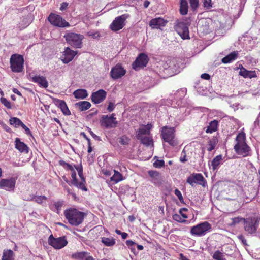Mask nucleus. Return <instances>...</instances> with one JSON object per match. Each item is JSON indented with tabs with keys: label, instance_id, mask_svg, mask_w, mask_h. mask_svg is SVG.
I'll return each instance as SVG.
<instances>
[{
	"label": "nucleus",
	"instance_id": "obj_14",
	"mask_svg": "<svg viewBox=\"0 0 260 260\" xmlns=\"http://www.w3.org/2000/svg\"><path fill=\"white\" fill-rule=\"evenodd\" d=\"M187 182L193 186L194 183L201 185L203 187L206 186L207 183L203 176L201 174L197 173L189 176L187 179Z\"/></svg>",
	"mask_w": 260,
	"mask_h": 260
},
{
	"label": "nucleus",
	"instance_id": "obj_42",
	"mask_svg": "<svg viewBox=\"0 0 260 260\" xmlns=\"http://www.w3.org/2000/svg\"><path fill=\"white\" fill-rule=\"evenodd\" d=\"M9 121L10 124L15 127H18L21 126L23 123V122L19 118L16 117L11 118Z\"/></svg>",
	"mask_w": 260,
	"mask_h": 260
},
{
	"label": "nucleus",
	"instance_id": "obj_56",
	"mask_svg": "<svg viewBox=\"0 0 260 260\" xmlns=\"http://www.w3.org/2000/svg\"><path fill=\"white\" fill-rule=\"evenodd\" d=\"M238 239L244 245H247L246 240L242 235H240L237 236Z\"/></svg>",
	"mask_w": 260,
	"mask_h": 260
},
{
	"label": "nucleus",
	"instance_id": "obj_29",
	"mask_svg": "<svg viewBox=\"0 0 260 260\" xmlns=\"http://www.w3.org/2000/svg\"><path fill=\"white\" fill-rule=\"evenodd\" d=\"M71 177L72 178V183L74 186H76L78 188H80L84 191H86L87 188L86 186H83L82 183H79L76 178V173L75 169L73 171H71Z\"/></svg>",
	"mask_w": 260,
	"mask_h": 260
},
{
	"label": "nucleus",
	"instance_id": "obj_30",
	"mask_svg": "<svg viewBox=\"0 0 260 260\" xmlns=\"http://www.w3.org/2000/svg\"><path fill=\"white\" fill-rule=\"evenodd\" d=\"M64 204L63 201H58L54 202L53 204H50L49 207L51 210L59 214L61 209V207Z\"/></svg>",
	"mask_w": 260,
	"mask_h": 260
},
{
	"label": "nucleus",
	"instance_id": "obj_19",
	"mask_svg": "<svg viewBox=\"0 0 260 260\" xmlns=\"http://www.w3.org/2000/svg\"><path fill=\"white\" fill-rule=\"evenodd\" d=\"M15 183L16 180L14 178L3 179L0 181V187L7 191L13 190Z\"/></svg>",
	"mask_w": 260,
	"mask_h": 260
},
{
	"label": "nucleus",
	"instance_id": "obj_43",
	"mask_svg": "<svg viewBox=\"0 0 260 260\" xmlns=\"http://www.w3.org/2000/svg\"><path fill=\"white\" fill-rule=\"evenodd\" d=\"M126 244L131 249L132 252L135 254H137L138 252H136L134 246L136 245V243L131 240H128L126 241Z\"/></svg>",
	"mask_w": 260,
	"mask_h": 260
},
{
	"label": "nucleus",
	"instance_id": "obj_51",
	"mask_svg": "<svg viewBox=\"0 0 260 260\" xmlns=\"http://www.w3.org/2000/svg\"><path fill=\"white\" fill-rule=\"evenodd\" d=\"M188 1V0H187ZM190 3V7L192 9L194 10H196L199 6V1L198 0H188Z\"/></svg>",
	"mask_w": 260,
	"mask_h": 260
},
{
	"label": "nucleus",
	"instance_id": "obj_62",
	"mask_svg": "<svg viewBox=\"0 0 260 260\" xmlns=\"http://www.w3.org/2000/svg\"><path fill=\"white\" fill-rule=\"evenodd\" d=\"M89 132L93 138H94L96 140H100L99 137L97 135H96L95 134H94L91 130H90Z\"/></svg>",
	"mask_w": 260,
	"mask_h": 260
},
{
	"label": "nucleus",
	"instance_id": "obj_12",
	"mask_svg": "<svg viewBox=\"0 0 260 260\" xmlns=\"http://www.w3.org/2000/svg\"><path fill=\"white\" fill-rule=\"evenodd\" d=\"M175 29L177 33L183 39L189 38L188 25L184 22H178L175 26Z\"/></svg>",
	"mask_w": 260,
	"mask_h": 260
},
{
	"label": "nucleus",
	"instance_id": "obj_18",
	"mask_svg": "<svg viewBox=\"0 0 260 260\" xmlns=\"http://www.w3.org/2000/svg\"><path fill=\"white\" fill-rule=\"evenodd\" d=\"M125 73V70L121 65L117 64L112 68L110 74L113 79H117L123 76Z\"/></svg>",
	"mask_w": 260,
	"mask_h": 260
},
{
	"label": "nucleus",
	"instance_id": "obj_46",
	"mask_svg": "<svg viewBox=\"0 0 260 260\" xmlns=\"http://www.w3.org/2000/svg\"><path fill=\"white\" fill-rule=\"evenodd\" d=\"M172 218L173 220L178 222L183 223L186 222V220L183 219L182 217L178 214H174L172 216Z\"/></svg>",
	"mask_w": 260,
	"mask_h": 260
},
{
	"label": "nucleus",
	"instance_id": "obj_61",
	"mask_svg": "<svg viewBox=\"0 0 260 260\" xmlns=\"http://www.w3.org/2000/svg\"><path fill=\"white\" fill-rule=\"evenodd\" d=\"M64 167L71 171H73V170L74 169V168L73 166H72L71 165L68 164V163H67V164H66V167Z\"/></svg>",
	"mask_w": 260,
	"mask_h": 260
},
{
	"label": "nucleus",
	"instance_id": "obj_28",
	"mask_svg": "<svg viewBox=\"0 0 260 260\" xmlns=\"http://www.w3.org/2000/svg\"><path fill=\"white\" fill-rule=\"evenodd\" d=\"M15 148L21 152H28V147L23 142H21L19 138H16L15 141Z\"/></svg>",
	"mask_w": 260,
	"mask_h": 260
},
{
	"label": "nucleus",
	"instance_id": "obj_32",
	"mask_svg": "<svg viewBox=\"0 0 260 260\" xmlns=\"http://www.w3.org/2000/svg\"><path fill=\"white\" fill-rule=\"evenodd\" d=\"M73 95L78 99H84L88 96V93L85 89H79L74 91Z\"/></svg>",
	"mask_w": 260,
	"mask_h": 260
},
{
	"label": "nucleus",
	"instance_id": "obj_7",
	"mask_svg": "<svg viewBox=\"0 0 260 260\" xmlns=\"http://www.w3.org/2000/svg\"><path fill=\"white\" fill-rule=\"evenodd\" d=\"M163 139L172 146L178 144L177 141L175 139V129L174 127L164 126L161 130Z\"/></svg>",
	"mask_w": 260,
	"mask_h": 260
},
{
	"label": "nucleus",
	"instance_id": "obj_49",
	"mask_svg": "<svg viewBox=\"0 0 260 260\" xmlns=\"http://www.w3.org/2000/svg\"><path fill=\"white\" fill-rule=\"evenodd\" d=\"M1 102L7 108H8V109H11L12 108L11 103L8 100H7L6 98H1Z\"/></svg>",
	"mask_w": 260,
	"mask_h": 260
},
{
	"label": "nucleus",
	"instance_id": "obj_20",
	"mask_svg": "<svg viewBox=\"0 0 260 260\" xmlns=\"http://www.w3.org/2000/svg\"><path fill=\"white\" fill-rule=\"evenodd\" d=\"M113 171L114 174L109 179H106V182L109 185H114L124 179L120 173L115 170Z\"/></svg>",
	"mask_w": 260,
	"mask_h": 260
},
{
	"label": "nucleus",
	"instance_id": "obj_10",
	"mask_svg": "<svg viewBox=\"0 0 260 260\" xmlns=\"http://www.w3.org/2000/svg\"><path fill=\"white\" fill-rule=\"evenodd\" d=\"M129 17V15L124 14L115 18L110 25V28L114 31L122 29L125 25V21Z\"/></svg>",
	"mask_w": 260,
	"mask_h": 260
},
{
	"label": "nucleus",
	"instance_id": "obj_52",
	"mask_svg": "<svg viewBox=\"0 0 260 260\" xmlns=\"http://www.w3.org/2000/svg\"><path fill=\"white\" fill-rule=\"evenodd\" d=\"M175 194L178 197V199L181 202L183 201V198L181 192L178 189H176L174 191Z\"/></svg>",
	"mask_w": 260,
	"mask_h": 260
},
{
	"label": "nucleus",
	"instance_id": "obj_59",
	"mask_svg": "<svg viewBox=\"0 0 260 260\" xmlns=\"http://www.w3.org/2000/svg\"><path fill=\"white\" fill-rule=\"evenodd\" d=\"M88 35L89 36H90L93 38H96L98 37H99V34L97 32H89L88 33Z\"/></svg>",
	"mask_w": 260,
	"mask_h": 260
},
{
	"label": "nucleus",
	"instance_id": "obj_5",
	"mask_svg": "<svg viewBox=\"0 0 260 260\" xmlns=\"http://www.w3.org/2000/svg\"><path fill=\"white\" fill-rule=\"evenodd\" d=\"M211 229V225L208 222L204 221L191 227L190 232L192 236L201 237L210 232Z\"/></svg>",
	"mask_w": 260,
	"mask_h": 260
},
{
	"label": "nucleus",
	"instance_id": "obj_60",
	"mask_svg": "<svg viewBox=\"0 0 260 260\" xmlns=\"http://www.w3.org/2000/svg\"><path fill=\"white\" fill-rule=\"evenodd\" d=\"M201 77L202 79H204L205 80H209L210 78V76L208 74L204 73L201 75Z\"/></svg>",
	"mask_w": 260,
	"mask_h": 260
},
{
	"label": "nucleus",
	"instance_id": "obj_47",
	"mask_svg": "<svg viewBox=\"0 0 260 260\" xmlns=\"http://www.w3.org/2000/svg\"><path fill=\"white\" fill-rule=\"evenodd\" d=\"M130 139L125 136H123L120 138L119 143L121 145H125L129 143Z\"/></svg>",
	"mask_w": 260,
	"mask_h": 260
},
{
	"label": "nucleus",
	"instance_id": "obj_58",
	"mask_svg": "<svg viewBox=\"0 0 260 260\" xmlns=\"http://www.w3.org/2000/svg\"><path fill=\"white\" fill-rule=\"evenodd\" d=\"M115 108V104L112 102H110L109 104V105L107 107V110L109 112L112 111Z\"/></svg>",
	"mask_w": 260,
	"mask_h": 260
},
{
	"label": "nucleus",
	"instance_id": "obj_23",
	"mask_svg": "<svg viewBox=\"0 0 260 260\" xmlns=\"http://www.w3.org/2000/svg\"><path fill=\"white\" fill-rule=\"evenodd\" d=\"M54 103L56 106L59 107L64 115H70L71 114L70 111L64 101L59 99H55Z\"/></svg>",
	"mask_w": 260,
	"mask_h": 260
},
{
	"label": "nucleus",
	"instance_id": "obj_44",
	"mask_svg": "<svg viewBox=\"0 0 260 260\" xmlns=\"http://www.w3.org/2000/svg\"><path fill=\"white\" fill-rule=\"evenodd\" d=\"M213 258L215 260H226L223 258L222 254L219 251H216L214 252Z\"/></svg>",
	"mask_w": 260,
	"mask_h": 260
},
{
	"label": "nucleus",
	"instance_id": "obj_63",
	"mask_svg": "<svg viewBox=\"0 0 260 260\" xmlns=\"http://www.w3.org/2000/svg\"><path fill=\"white\" fill-rule=\"evenodd\" d=\"M67 6H68V4L66 3H63V4H62L60 9L62 11L64 9H65L67 7Z\"/></svg>",
	"mask_w": 260,
	"mask_h": 260
},
{
	"label": "nucleus",
	"instance_id": "obj_1",
	"mask_svg": "<svg viewBox=\"0 0 260 260\" xmlns=\"http://www.w3.org/2000/svg\"><path fill=\"white\" fill-rule=\"evenodd\" d=\"M246 136L243 132L239 133L236 138V144L234 146L235 152L243 157L251 155V149L245 142Z\"/></svg>",
	"mask_w": 260,
	"mask_h": 260
},
{
	"label": "nucleus",
	"instance_id": "obj_8",
	"mask_svg": "<svg viewBox=\"0 0 260 260\" xmlns=\"http://www.w3.org/2000/svg\"><path fill=\"white\" fill-rule=\"evenodd\" d=\"M10 66L12 71L14 72L19 73L22 71L24 64V59L22 55L13 54L11 56Z\"/></svg>",
	"mask_w": 260,
	"mask_h": 260
},
{
	"label": "nucleus",
	"instance_id": "obj_53",
	"mask_svg": "<svg viewBox=\"0 0 260 260\" xmlns=\"http://www.w3.org/2000/svg\"><path fill=\"white\" fill-rule=\"evenodd\" d=\"M187 211V209L185 208H183L179 210V213L180 214L181 216L184 219H186L188 218L187 215L184 213V212Z\"/></svg>",
	"mask_w": 260,
	"mask_h": 260
},
{
	"label": "nucleus",
	"instance_id": "obj_6",
	"mask_svg": "<svg viewBox=\"0 0 260 260\" xmlns=\"http://www.w3.org/2000/svg\"><path fill=\"white\" fill-rule=\"evenodd\" d=\"M67 43L76 48H81L82 46V40L84 36L82 35L68 32L64 36Z\"/></svg>",
	"mask_w": 260,
	"mask_h": 260
},
{
	"label": "nucleus",
	"instance_id": "obj_64",
	"mask_svg": "<svg viewBox=\"0 0 260 260\" xmlns=\"http://www.w3.org/2000/svg\"><path fill=\"white\" fill-rule=\"evenodd\" d=\"M85 260H94V258L91 256L89 255V253H88V255L85 258Z\"/></svg>",
	"mask_w": 260,
	"mask_h": 260
},
{
	"label": "nucleus",
	"instance_id": "obj_27",
	"mask_svg": "<svg viewBox=\"0 0 260 260\" xmlns=\"http://www.w3.org/2000/svg\"><path fill=\"white\" fill-rule=\"evenodd\" d=\"M34 82L38 83L41 87L47 88L48 86V83L46 78L41 76H35L32 78Z\"/></svg>",
	"mask_w": 260,
	"mask_h": 260
},
{
	"label": "nucleus",
	"instance_id": "obj_50",
	"mask_svg": "<svg viewBox=\"0 0 260 260\" xmlns=\"http://www.w3.org/2000/svg\"><path fill=\"white\" fill-rule=\"evenodd\" d=\"M165 165V162L162 159H157L154 162L153 166L155 168H161Z\"/></svg>",
	"mask_w": 260,
	"mask_h": 260
},
{
	"label": "nucleus",
	"instance_id": "obj_45",
	"mask_svg": "<svg viewBox=\"0 0 260 260\" xmlns=\"http://www.w3.org/2000/svg\"><path fill=\"white\" fill-rule=\"evenodd\" d=\"M204 7L206 10H209L212 8L213 3L212 0H203Z\"/></svg>",
	"mask_w": 260,
	"mask_h": 260
},
{
	"label": "nucleus",
	"instance_id": "obj_37",
	"mask_svg": "<svg viewBox=\"0 0 260 260\" xmlns=\"http://www.w3.org/2000/svg\"><path fill=\"white\" fill-rule=\"evenodd\" d=\"M75 105L79 107L80 111H85L89 109L91 104L88 101H80L77 103Z\"/></svg>",
	"mask_w": 260,
	"mask_h": 260
},
{
	"label": "nucleus",
	"instance_id": "obj_4",
	"mask_svg": "<svg viewBox=\"0 0 260 260\" xmlns=\"http://www.w3.org/2000/svg\"><path fill=\"white\" fill-rule=\"evenodd\" d=\"M245 231L249 234L256 233L260 222V218L256 216L246 218L243 219Z\"/></svg>",
	"mask_w": 260,
	"mask_h": 260
},
{
	"label": "nucleus",
	"instance_id": "obj_9",
	"mask_svg": "<svg viewBox=\"0 0 260 260\" xmlns=\"http://www.w3.org/2000/svg\"><path fill=\"white\" fill-rule=\"evenodd\" d=\"M48 242L50 245L56 249H59L63 248L68 243V241L64 237H60L55 238L52 235H51L49 237Z\"/></svg>",
	"mask_w": 260,
	"mask_h": 260
},
{
	"label": "nucleus",
	"instance_id": "obj_57",
	"mask_svg": "<svg viewBox=\"0 0 260 260\" xmlns=\"http://www.w3.org/2000/svg\"><path fill=\"white\" fill-rule=\"evenodd\" d=\"M21 126L24 129L25 132L27 135H31L30 129L23 123L22 124Z\"/></svg>",
	"mask_w": 260,
	"mask_h": 260
},
{
	"label": "nucleus",
	"instance_id": "obj_16",
	"mask_svg": "<svg viewBox=\"0 0 260 260\" xmlns=\"http://www.w3.org/2000/svg\"><path fill=\"white\" fill-rule=\"evenodd\" d=\"M148 57L144 53H141L133 63V68L135 70H138L141 68L146 67L148 62Z\"/></svg>",
	"mask_w": 260,
	"mask_h": 260
},
{
	"label": "nucleus",
	"instance_id": "obj_24",
	"mask_svg": "<svg viewBox=\"0 0 260 260\" xmlns=\"http://www.w3.org/2000/svg\"><path fill=\"white\" fill-rule=\"evenodd\" d=\"M167 21L160 17L152 19L149 23V25L152 28H158L160 26H164Z\"/></svg>",
	"mask_w": 260,
	"mask_h": 260
},
{
	"label": "nucleus",
	"instance_id": "obj_40",
	"mask_svg": "<svg viewBox=\"0 0 260 260\" xmlns=\"http://www.w3.org/2000/svg\"><path fill=\"white\" fill-rule=\"evenodd\" d=\"M88 255L86 252H78L72 255V258L76 260H83Z\"/></svg>",
	"mask_w": 260,
	"mask_h": 260
},
{
	"label": "nucleus",
	"instance_id": "obj_25",
	"mask_svg": "<svg viewBox=\"0 0 260 260\" xmlns=\"http://www.w3.org/2000/svg\"><path fill=\"white\" fill-rule=\"evenodd\" d=\"M148 174L151 177L150 181L155 185L161 184V179L159 173L155 171H149Z\"/></svg>",
	"mask_w": 260,
	"mask_h": 260
},
{
	"label": "nucleus",
	"instance_id": "obj_22",
	"mask_svg": "<svg viewBox=\"0 0 260 260\" xmlns=\"http://www.w3.org/2000/svg\"><path fill=\"white\" fill-rule=\"evenodd\" d=\"M23 199L26 201H34L39 204L43 205L46 203L47 197L45 196L30 195L29 197H24Z\"/></svg>",
	"mask_w": 260,
	"mask_h": 260
},
{
	"label": "nucleus",
	"instance_id": "obj_15",
	"mask_svg": "<svg viewBox=\"0 0 260 260\" xmlns=\"http://www.w3.org/2000/svg\"><path fill=\"white\" fill-rule=\"evenodd\" d=\"M77 53V51H74L69 47H66L64 48V50L62 52V55L60 57V59L63 63L67 64L73 59L74 57Z\"/></svg>",
	"mask_w": 260,
	"mask_h": 260
},
{
	"label": "nucleus",
	"instance_id": "obj_38",
	"mask_svg": "<svg viewBox=\"0 0 260 260\" xmlns=\"http://www.w3.org/2000/svg\"><path fill=\"white\" fill-rule=\"evenodd\" d=\"M218 142V141L216 137H213L210 139L208 142L207 150L208 151H211L214 149Z\"/></svg>",
	"mask_w": 260,
	"mask_h": 260
},
{
	"label": "nucleus",
	"instance_id": "obj_55",
	"mask_svg": "<svg viewBox=\"0 0 260 260\" xmlns=\"http://www.w3.org/2000/svg\"><path fill=\"white\" fill-rule=\"evenodd\" d=\"M186 153L184 150H183L181 153V156L180 157V161L182 162H185L187 161V159H186Z\"/></svg>",
	"mask_w": 260,
	"mask_h": 260
},
{
	"label": "nucleus",
	"instance_id": "obj_17",
	"mask_svg": "<svg viewBox=\"0 0 260 260\" xmlns=\"http://www.w3.org/2000/svg\"><path fill=\"white\" fill-rule=\"evenodd\" d=\"M163 67L165 70L169 71V73L170 74H176L180 72L179 66L176 59L168 60L166 62L164 63Z\"/></svg>",
	"mask_w": 260,
	"mask_h": 260
},
{
	"label": "nucleus",
	"instance_id": "obj_3",
	"mask_svg": "<svg viewBox=\"0 0 260 260\" xmlns=\"http://www.w3.org/2000/svg\"><path fill=\"white\" fill-rule=\"evenodd\" d=\"M151 124H147L141 126L137 132L136 137L141 142L146 146L153 145V139L150 136Z\"/></svg>",
	"mask_w": 260,
	"mask_h": 260
},
{
	"label": "nucleus",
	"instance_id": "obj_35",
	"mask_svg": "<svg viewBox=\"0 0 260 260\" xmlns=\"http://www.w3.org/2000/svg\"><path fill=\"white\" fill-rule=\"evenodd\" d=\"M101 242L105 246L107 247H112L116 243L115 239L113 237H102Z\"/></svg>",
	"mask_w": 260,
	"mask_h": 260
},
{
	"label": "nucleus",
	"instance_id": "obj_21",
	"mask_svg": "<svg viewBox=\"0 0 260 260\" xmlns=\"http://www.w3.org/2000/svg\"><path fill=\"white\" fill-rule=\"evenodd\" d=\"M106 92L104 90L100 89L92 93L91 100L93 102L98 104L102 102L106 98Z\"/></svg>",
	"mask_w": 260,
	"mask_h": 260
},
{
	"label": "nucleus",
	"instance_id": "obj_36",
	"mask_svg": "<svg viewBox=\"0 0 260 260\" xmlns=\"http://www.w3.org/2000/svg\"><path fill=\"white\" fill-rule=\"evenodd\" d=\"M180 12L183 15H186L187 14L188 5V2L187 0H180Z\"/></svg>",
	"mask_w": 260,
	"mask_h": 260
},
{
	"label": "nucleus",
	"instance_id": "obj_2",
	"mask_svg": "<svg viewBox=\"0 0 260 260\" xmlns=\"http://www.w3.org/2000/svg\"><path fill=\"white\" fill-rule=\"evenodd\" d=\"M64 214L69 223L73 226L81 224L85 217L84 213L75 208H71L66 210Z\"/></svg>",
	"mask_w": 260,
	"mask_h": 260
},
{
	"label": "nucleus",
	"instance_id": "obj_13",
	"mask_svg": "<svg viewBox=\"0 0 260 260\" xmlns=\"http://www.w3.org/2000/svg\"><path fill=\"white\" fill-rule=\"evenodd\" d=\"M115 116V114L114 113L112 114L110 116L104 115L101 120L102 125L107 128L115 127L117 124V121L116 120Z\"/></svg>",
	"mask_w": 260,
	"mask_h": 260
},
{
	"label": "nucleus",
	"instance_id": "obj_41",
	"mask_svg": "<svg viewBox=\"0 0 260 260\" xmlns=\"http://www.w3.org/2000/svg\"><path fill=\"white\" fill-rule=\"evenodd\" d=\"M75 168L76 169V170L77 171V172L78 173V175L81 179V181L80 182H79V183H82L83 186H85V179L84 178V177L83 176L82 166L81 165H80L75 167Z\"/></svg>",
	"mask_w": 260,
	"mask_h": 260
},
{
	"label": "nucleus",
	"instance_id": "obj_31",
	"mask_svg": "<svg viewBox=\"0 0 260 260\" xmlns=\"http://www.w3.org/2000/svg\"><path fill=\"white\" fill-rule=\"evenodd\" d=\"M239 74L245 78H252L256 76V74L254 71H248L244 68L240 69Z\"/></svg>",
	"mask_w": 260,
	"mask_h": 260
},
{
	"label": "nucleus",
	"instance_id": "obj_39",
	"mask_svg": "<svg viewBox=\"0 0 260 260\" xmlns=\"http://www.w3.org/2000/svg\"><path fill=\"white\" fill-rule=\"evenodd\" d=\"M14 253L12 250H4L2 260H14Z\"/></svg>",
	"mask_w": 260,
	"mask_h": 260
},
{
	"label": "nucleus",
	"instance_id": "obj_54",
	"mask_svg": "<svg viewBox=\"0 0 260 260\" xmlns=\"http://www.w3.org/2000/svg\"><path fill=\"white\" fill-rule=\"evenodd\" d=\"M186 93V88H182L180 90L177 91V95L178 94L180 96V98L182 97H184Z\"/></svg>",
	"mask_w": 260,
	"mask_h": 260
},
{
	"label": "nucleus",
	"instance_id": "obj_48",
	"mask_svg": "<svg viewBox=\"0 0 260 260\" xmlns=\"http://www.w3.org/2000/svg\"><path fill=\"white\" fill-rule=\"evenodd\" d=\"M244 218H241L240 217H236L232 218V222L231 223V226H235L237 224L240 223L241 221H243Z\"/></svg>",
	"mask_w": 260,
	"mask_h": 260
},
{
	"label": "nucleus",
	"instance_id": "obj_11",
	"mask_svg": "<svg viewBox=\"0 0 260 260\" xmlns=\"http://www.w3.org/2000/svg\"><path fill=\"white\" fill-rule=\"evenodd\" d=\"M50 23L54 26L60 27H66L70 26L69 23L58 15L51 14L48 17Z\"/></svg>",
	"mask_w": 260,
	"mask_h": 260
},
{
	"label": "nucleus",
	"instance_id": "obj_33",
	"mask_svg": "<svg viewBox=\"0 0 260 260\" xmlns=\"http://www.w3.org/2000/svg\"><path fill=\"white\" fill-rule=\"evenodd\" d=\"M238 54V51H237L231 52L230 54L222 58V62L224 63H228L235 60L237 58Z\"/></svg>",
	"mask_w": 260,
	"mask_h": 260
},
{
	"label": "nucleus",
	"instance_id": "obj_26",
	"mask_svg": "<svg viewBox=\"0 0 260 260\" xmlns=\"http://www.w3.org/2000/svg\"><path fill=\"white\" fill-rule=\"evenodd\" d=\"M222 160V155H218L216 156L211 162L210 164H209L210 168L213 171H217L221 163Z\"/></svg>",
	"mask_w": 260,
	"mask_h": 260
},
{
	"label": "nucleus",
	"instance_id": "obj_34",
	"mask_svg": "<svg viewBox=\"0 0 260 260\" xmlns=\"http://www.w3.org/2000/svg\"><path fill=\"white\" fill-rule=\"evenodd\" d=\"M218 121L216 120H214L209 123V125L207 127L205 132L207 133H212L215 132L217 129Z\"/></svg>",
	"mask_w": 260,
	"mask_h": 260
}]
</instances>
